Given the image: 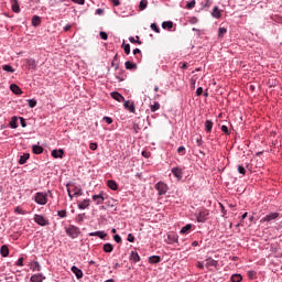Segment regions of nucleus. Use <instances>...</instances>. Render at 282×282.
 <instances>
[{
    "label": "nucleus",
    "instance_id": "63",
    "mask_svg": "<svg viewBox=\"0 0 282 282\" xmlns=\"http://www.w3.org/2000/svg\"><path fill=\"white\" fill-rule=\"evenodd\" d=\"M7 282H19V279L13 280L12 276L11 278H6Z\"/></svg>",
    "mask_w": 282,
    "mask_h": 282
},
{
    "label": "nucleus",
    "instance_id": "45",
    "mask_svg": "<svg viewBox=\"0 0 282 282\" xmlns=\"http://www.w3.org/2000/svg\"><path fill=\"white\" fill-rule=\"evenodd\" d=\"M57 216L61 217L62 219H65V217H67V210H58Z\"/></svg>",
    "mask_w": 282,
    "mask_h": 282
},
{
    "label": "nucleus",
    "instance_id": "36",
    "mask_svg": "<svg viewBox=\"0 0 282 282\" xmlns=\"http://www.w3.org/2000/svg\"><path fill=\"white\" fill-rule=\"evenodd\" d=\"M126 69H138V65L134 63H131L130 61L124 63Z\"/></svg>",
    "mask_w": 282,
    "mask_h": 282
},
{
    "label": "nucleus",
    "instance_id": "58",
    "mask_svg": "<svg viewBox=\"0 0 282 282\" xmlns=\"http://www.w3.org/2000/svg\"><path fill=\"white\" fill-rule=\"evenodd\" d=\"M105 122H107V124H111L113 122V119H111L110 117H104Z\"/></svg>",
    "mask_w": 282,
    "mask_h": 282
},
{
    "label": "nucleus",
    "instance_id": "37",
    "mask_svg": "<svg viewBox=\"0 0 282 282\" xmlns=\"http://www.w3.org/2000/svg\"><path fill=\"white\" fill-rule=\"evenodd\" d=\"M149 6V1L148 0H141L139 3V9L140 10H147V7Z\"/></svg>",
    "mask_w": 282,
    "mask_h": 282
},
{
    "label": "nucleus",
    "instance_id": "42",
    "mask_svg": "<svg viewBox=\"0 0 282 282\" xmlns=\"http://www.w3.org/2000/svg\"><path fill=\"white\" fill-rule=\"evenodd\" d=\"M226 32H228V30L226 28H219L218 29V37L219 39L224 37V34H226Z\"/></svg>",
    "mask_w": 282,
    "mask_h": 282
},
{
    "label": "nucleus",
    "instance_id": "40",
    "mask_svg": "<svg viewBox=\"0 0 282 282\" xmlns=\"http://www.w3.org/2000/svg\"><path fill=\"white\" fill-rule=\"evenodd\" d=\"M150 109H151L152 112L158 111L160 109V102L154 101L153 105H150Z\"/></svg>",
    "mask_w": 282,
    "mask_h": 282
},
{
    "label": "nucleus",
    "instance_id": "8",
    "mask_svg": "<svg viewBox=\"0 0 282 282\" xmlns=\"http://www.w3.org/2000/svg\"><path fill=\"white\" fill-rule=\"evenodd\" d=\"M26 69H36V61L32 58L24 59Z\"/></svg>",
    "mask_w": 282,
    "mask_h": 282
},
{
    "label": "nucleus",
    "instance_id": "26",
    "mask_svg": "<svg viewBox=\"0 0 282 282\" xmlns=\"http://www.w3.org/2000/svg\"><path fill=\"white\" fill-rule=\"evenodd\" d=\"M17 122H19V118H17V116L12 117L11 121L9 123L11 129H17L19 127V124Z\"/></svg>",
    "mask_w": 282,
    "mask_h": 282
},
{
    "label": "nucleus",
    "instance_id": "23",
    "mask_svg": "<svg viewBox=\"0 0 282 282\" xmlns=\"http://www.w3.org/2000/svg\"><path fill=\"white\" fill-rule=\"evenodd\" d=\"M0 253H1V257H8V254H10V249L8 248V246H2L0 248Z\"/></svg>",
    "mask_w": 282,
    "mask_h": 282
},
{
    "label": "nucleus",
    "instance_id": "30",
    "mask_svg": "<svg viewBox=\"0 0 282 282\" xmlns=\"http://www.w3.org/2000/svg\"><path fill=\"white\" fill-rule=\"evenodd\" d=\"M107 185L111 191H118V183L116 181H108Z\"/></svg>",
    "mask_w": 282,
    "mask_h": 282
},
{
    "label": "nucleus",
    "instance_id": "28",
    "mask_svg": "<svg viewBox=\"0 0 282 282\" xmlns=\"http://www.w3.org/2000/svg\"><path fill=\"white\" fill-rule=\"evenodd\" d=\"M213 124L214 123L210 120L205 121V130H206L207 133H210V131H213Z\"/></svg>",
    "mask_w": 282,
    "mask_h": 282
},
{
    "label": "nucleus",
    "instance_id": "61",
    "mask_svg": "<svg viewBox=\"0 0 282 282\" xmlns=\"http://www.w3.org/2000/svg\"><path fill=\"white\" fill-rule=\"evenodd\" d=\"M17 265H19L20 268H23V258L18 259Z\"/></svg>",
    "mask_w": 282,
    "mask_h": 282
},
{
    "label": "nucleus",
    "instance_id": "47",
    "mask_svg": "<svg viewBox=\"0 0 282 282\" xmlns=\"http://www.w3.org/2000/svg\"><path fill=\"white\" fill-rule=\"evenodd\" d=\"M14 213H17V215H25V210L19 206L14 208Z\"/></svg>",
    "mask_w": 282,
    "mask_h": 282
},
{
    "label": "nucleus",
    "instance_id": "62",
    "mask_svg": "<svg viewBox=\"0 0 282 282\" xmlns=\"http://www.w3.org/2000/svg\"><path fill=\"white\" fill-rule=\"evenodd\" d=\"M254 274H256L254 271H248L249 279H254Z\"/></svg>",
    "mask_w": 282,
    "mask_h": 282
},
{
    "label": "nucleus",
    "instance_id": "5",
    "mask_svg": "<svg viewBox=\"0 0 282 282\" xmlns=\"http://www.w3.org/2000/svg\"><path fill=\"white\" fill-rule=\"evenodd\" d=\"M208 215H210V213L208 212V209H203L198 213L196 219L199 224H204V221H206L208 219Z\"/></svg>",
    "mask_w": 282,
    "mask_h": 282
},
{
    "label": "nucleus",
    "instance_id": "50",
    "mask_svg": "<svg viewBox=\"0 0 282 282\" xmlns=\"http://www.w3.org/2000/svg\"><path fill=\"white\" fill-rule=\"evenodd\" d=\"M99 36H100V39H102V41H107V39H109V35H108L107 32H105V31H101V32L99 33Z\"/></svg>",
    "mask_w": 282,
    "mask_h": 282
},
{
    "label": "nucleus",
    "instance_id": "11",
    "mask_svg": "<svg viewBox=\"0 0 282 282\" xmlns=\"http://www.w3.org/2000/svg\"><path fill=\"white\" fill-rule=\"evenodd\" d=\"M70 270L75 274L76 279H83V270L78 269V267L73 265Z\"/></svg>",
    "mask_w": 282,
    "mask_h": 282
},
{
    "label": "nucleus",
    "instance_id": "29",
    "mask_svg": "<svg viewBox=\"0 0 282 282\" xmlns=\"http://www.w3.org/2000/svg\"><path fill=\"white\" fill-rule=\"evenodd\" d=\"M31 270L33 272H41V264L39 262H36V261L31 263Z\"/></svg>",
    "mask_w": 282,
    "mask_h": 282
},
{
    "label": "nucleus",
    "instance_id": "51",
    "mask_svg": "<svg viewBox=\"0 0 282 282\" xmlns=\"http://www.w3.org/2000/svg\"><path fill=\"white\" fill-rule=\"evenodd\" d=\"M238 173H240V175H246V167L238 165Z\"/></svg>",
    "mask_w": 282,
    "mask_h": 282
},
{
    "label": "nucleus",
    "instance_id": "2",
    "mask_svg": "<svg viewBox=\"0 0 282 282\" xmlns=\"http://www.w3.org/2000/svg\"><path fill=\"white\" fill-rule=\"evenodd\" d=\"M34 202L40 206H45V204H47V194L43 192H37L34 196Z\"/></svg>",
    "mask_w": 282,
    "mask_h": 282
},
{
    "label": "nucleus",
    "instance_id": "57",
    "mask_svg": "<svg viewBox=\"0 0 282 282\" xmlns=\"http://www.w3.org/2000/svg\"><path fill=\"white\" fill-rule=\"evenodd\" d=\"M89 149L90 151H96V149H98V143H90Z\"/></svg>",
    "mask_w": 282,
    "mask_h": 282
},
{
    "label": "nucleus",
    "instance_id": "15",
    "mask_svg": "<svg viewBox=\"0 0 282 282\" xmlns=\"http://www.w3.org/2000/svg\"><path fill=\"white\" fill-rule=\"evenodd\" d=\"M172 173L175 177H177L178 180H182V175H183V172H182V169L180 167H172Z\"/></svg>",
    "mask_w": 282,
    "mask_h": 282
},
{
    "label": "nucleus",
    "instance_id": "56",
    "mask_svg": "<svg viewBox=\"0 0 282 282\" xmlns=\"http://www.w3.org/2000/svg\"><path fill=\"white\" fill-rule=\"evenodd\" d=\"M128 241H129L130 243H133V241H135V237L133 236V234H129V235H128Z\"/></svg>",
    "mask_w": 282,
    "mask_h": 282
},
{
    "label": "nucleus",
    "instance_id": "48",
    "mask_svg": "<svg viewBox=\"0 0 282 282\" xmlns=\"http://www.w3.org/2000/svg\"><path fill=\"white\" fill-rule=\"evenodd\" d=\"M28 102H29V107L31 109H34V107H36V100L35 99H29Z\"/></svg>",
    "mask_w": 282,
    "mask_h": 282
},
{
    "label": "nucleus",
    "instance_id": "1",
    "mask_svg": "<svg viewBox=\"0 0 282 282\" xmlns=\"http://www.w3.org/2000/svg\"><path fill=\"white\" fill-rule=\"evenodd\" d=\"M66 235H68L70 239H78L80 236V229L74 225H70L68 228H66Z\"/></svg>",
    "mask_w": 282,
    "mask_h": 282
},
{
    "label": "nucleus",
    "instance_id": "59",
    "mask_svg": "<svg viewBox=\"0 0 282 282\" xmlns=\"http://www.w3.org/2000/svg\"><path fill=\"white\" fill-rule=\"evenodd\" d=\"M67 193H68V196L70 197V199H74V197H76V195L72 194V187H68L67 188Z\"/></svg>",
    "mask_w": 282,
    "mask_h": 282
},
{
    "label": "nucleus",
    "instance_id": "25",
    "mask_svg": "<svg viewBox=\"0 0 282 282\" xmlns=\"http://www.w3.org/2000/svg\"><path fill=\"white\" fill-rule=\"evenodd\" d=\"M32 25H34V28H39V25H41V17L33 15V18H32Z\"/></svg>",
    "mask_w": 282,
    "mask_h": 282
},
{
    "label": "nucleus",
    "instance_id": "41",
    "mask_svg": "<svg viewBox=\"0 0 282 282\" xmlns=\"http://www.w3.org/2000/svg\"><path fill=\"white\" fill-rule=\"evenodd\" d=\"M122 47H123L124 54L127 55L131 54V45L123 43Z\"/></svg>",
    "mask_w": 282,
    "mask_h": 282
},
{
    "label": "nucleus",
    "instance_id": "10",
    "mask_svg": "<svg viewBox=\"0 0 282 282\" xmlns=\"http://www.w3.org/2000/svg\"><path fill=\"white\" fill-rule=\"evenodd\" d=\"M110 96L113 100H117V102H124V97L118 91L111 93Z\"/></svg>",
    "mask_w": 282,
    "mask_h": 282
},
{
    "label": "nucleus",
    "instance_id": "60",
    "mask_svg": "<svg viewBox=\"0 0 282 282\" xmlns=\"http://www.w3.org/2000/svg\"><path fill=\"white\" fill-rule=\"evenodd\" d=\"M202 94H204V88L198 87L196 90V96H202Z\"/></svg>",
    "mask_w": 282,
    "mask_h": 282
},
{
    "label": "nucleus",
    "instance_id": "9",
    "mask_svg": "<svg viewBox=\"0 0 282 282\" xmlns=\"http://www.w3.org/2000/svg\"><path fill=\"white\" fill-rule=\"evenodd\" d=\"M70 193L75 195V197H82L83 189L76 185H70Z\"/></svg>",
    "mask_w": 282,
    "mask_h": 282
},
{
    "label": "nucleus",
    "instance_id": "20",
    "mask_svg": "<svg viewBox=\"0 0 282 282\" xmlns=\"http://www.w3.org/2000/svg\"><path fill=\"white\" fill-rule=\"evenodd\" d=\"M123 107L130 111V113H133L135 111V106L131 104L130 101H124Z\"/></svg>",
    "mask_w": 282,
    "mask_h": 282
},
{
    "label": "nucleus",
    "instance_id": "49",
    "mask_svg": "<svg viewBox=\"0 0 282 282\" xmlns=\"http://www.w3.org/2000/svg\"><path fill=\"white\" fill-rule=\"evenodd\" d=\"M177 153H180V155H185L186 154V148L184 145L180 147L177 149Z\"/></svg>",
    "mask_w": 282,
    "mask_h": 282
},
{
    "label": "nucleus",
    "instance_id": "38",
    "mask_svg": "<svg viewBox=\"0 0 282 282\" xmlns=\"http://www.w3.org/2000/svg\"><path fill=\"white\" fill-rule=\"evenodd\" d=\"M129 41H130V43H137L138 45H142V41H140V36H138V35L135 37L130 36Z\"/></svg>",
    "mask_w": 282,
    "mask_h": 282
},
{
    "label": "nucleus",
    "instance_id": "7",
    "mask_svg": "<svg viewBox=\"0 0 282 282\" xmlns=\"http://www.w3.org/2000/svg\"><path fill=\"white\" fill-rule=\"evenodd\" d=\"M93 202H95L96 206H100V204L105 203V196L101 192L99 195H93Z\"/></svg>",
    "mask_w": 282,
    "mask_h": 282
},
{
    "label": "nucleus",
    "instance_id": "24",
    "mask_svg": "<svg viewBox=\"0 0 282 282\" xmlns=\"http://www.w3.org/2000/svg\"><path fill=\"white\" fill-rule=\"evenodd\" d=\"M32 151L35 155H41V153H43V147L41 145H33L32 147Z\"/></svg>",
    "mask_w": 282,
    "mask_h": 282
},
{
    "label": "nucleus",
    "instance_id": "34",
    "mask_svg": "<svg viewBox=\"0 0 282 282\" xmlns=\"http://www.w3.org/2000/svg\"><path fill=\"white\" fill-rule=\"evenodd\" d=\"M117 80H119V83H122V80H124V78H127V76L124 75V70L120 69V72L116 75Z\"/></svg>",
    "mask_w": 282,
    "mask_h": 282
},
{
    "label": "nucleus",
    "instance_id": "31",
    "mask_svg": "<svg viewBox=\"0 0 282 282\" xmlns=\"http://www.w3.org/2000/svg\"><path fill=\"white\" fill-rule=\"evenodd\" d=\"M65 152L63 151V149H59V150H53L52 151V155L54 156V158H63V154H64Z\"/></svg>",
    "mask_w": 282,
    "mask_h": 282
},
{
    "label": "nucleus",
    "instance_id": "53",
    "mask_svg": "<svg viewBox=\"0 0 282 282\" xmlns=\"http://www.w3.org/2000/svg\"><path fill=\"white\" fill-rule=\"evenodd\" d=\"M113 240L116 241V243H122V238L120 237V235H115Z\"/></svg>",
    "mask_w": 282,
    "mask_h": 282
},
{
    "label": "nucleus",
    "instance_id": "6",
    "mask_svg": "<svg viewBox=\"0 0 282 282\" xmlns=\"http://www.w3.org/2000/svg\"><path fill=\"white\" fill-rule=\"evenodd\" d=\"M274 219H279V213H271V214H268L267 216H264L262 219H261V223H270V221H274Z\"/></svg>",
    "mask_w": 282,
    "mask_h": 282
},
{
    "label": "nucleus",
    "instance_id": "64",
    "mask_svg": "<svg viewBox=\"0 0 282 282\" xmlns=\"http://www.w3.org/2000/svg\"><path fill=\"white\" fill-rule=\"evenodd\" d=\"M110 1L116 7L120 6V0H110Z\"/></svg>",
    "mask_w": 282,
    "mask_h": 282
},
{
    "label": "nucleus",
    "instance_id": "27",
    "mask_svg": "<svg viewBox=\"0 0 282 282\" xmlns=\"http://www.w3.org/2000/svg\"><path fill=\"white\" fill-rule=\"evenodd\" d=\"M102 250H104V252H108V253L113 252V245L107 242L104 245Z\"/></svg>",
    "mask_w": 282,
    "mask_h": 282
},
{
    "label": "nucleus",
    "instance_id": "3",
    "mask_svg": "<svg viewBox=\"0 0 282 282\" xmlns=\"http://www.w3.org/2000/svg\"><path fill=\"white\" fill-rule=\"evenodd\" d=\"M154 188L158 191L159 195H166L169 192V185H166L164 182L156 183Z\"/></svg>",
    "mask_w": 282,
    "mask_h": 282
},
{
    "label": "nucleus",
    "instance_id": "22",
    "mask_svg": "<svg viewBox=\"0 0 282 282\" xmlns=\"http://www.w3.org/2000/svg\"><path fill=\"white\" fill-rule=\"evenodd\" d=\"M162 261V258L160 256H152L149 258V263L155 264L160 263Z\"/></svg>",
    "mask_w": 282,
    "mask_h": 282
},
{
    "label": "nucleus",
    "instance_id": "32",
    "mask_svg": "<svg viewBox=\"0 0 282 282\" xmlns=\"http://www.w3.org/2000/svg\"><path fill=\"white\" fill-rule=\"evenodd\" d=\"M28 160H30V153H25V154L21 155L20 160H19V164H25V162H28Z\"/></svg>",
    "mask_w": 282,
    "mask_h": 282
},
{
    "label": "nucleus",
    "instance_id": "13",
    "mask_svg": "<svg viewBox=\"0 0 282 282\" xmlns=\"http://www.w3.org/2000/svg\"><path fill=\"white\" fill-rule=\"evenodd\" d=\"M31 282H43L45 281V276H43V274L37 273L31 276L30 279Z\"/></svg>",
    "mask_w": 282,
    "mask_h": 282
},
{
    "label": "nucleus",
    "instance_id": "14",
    "mask_svg": "<svg viewBox=\"0 0 282 282\" xmlns=\"http://www.w3.org/2000/svg\"><path fill=\"white\" fill-rule=\"evenodd\" d=\"M10 89L13 94H15V96H21V94H23V91L17 84H11Z\"/></svg>",
    "mask_w": 282,
    "mask_h": 282
},
{
    "label": "nucleus",
    "instance_id": "52",
    "mask_svg": "<svg viewBox=\"0 0 282 282\" xmlns=\"http://www.w3.org/2000/svg\"><path fill=\"white\" fill-rule=\"evenodd\" d=\"M203 143H204V142H203V140H202V135L198 134V135L196 137V144H197V147H202Z\"/></svg>",
    "mask_w": 282,
    "mask_h": 282
},
{
    "label": "nucleus",
    "instance_id": "54",
    "mask_svg": "<svg viewBox=\"0 0 282 282\" xmlns=\"http://www.w3.org/2000/svg\"><path fill=\"white\" fill-rule=\"evenodd\" d=\"M220 129H221L223 133H226V135H230V131L228 130L227 126H221Z\"/></svg>",
    "mask_w": 282,
    "mask_h": 282
},
{
    "label": "nucleus",
    "instance_id": "4",
    "mask_svg": "<svg viewBox=\"0 0 282 282\" xmlns=\"http://www.w3.org/2000/svg\"><path fill=\"white\" fill-rule=\"evenodd\" d=\"M33 219L37 226H50V220L44 218L43 215L35 214Z\"/></svg>",
    "mask_w": 282,
    "mask_h": 282
},
{
    "label": "nucleus",
    "instance_id": "33",
    "mask_svg": "<svg viewBox=\"0 0 282 282\" xmlns=\"http://www.w3.org/2000/svg\"><path fill=\"white\" fill-rule=\"evenodd\" d=\"M163 30H173V22L172 21H165L162 23Z\"/></svg>",
    "mask_w": 282,
    "mask_h": 282
},
{
    "label": "nucleus",
    "instance_id": "16",
    "mask_svg": "<svg viewBox=\"0 0 282 282\" xmlns=\"http://www.w3.org/2000/svg\"><path fill=\"white\" fill-rule=\"evenodd\" d=\"M89 237H99V239H105L107 237V232L105 231H94L89 234Z\"/></svg>",
    "mask_w": 282,
    "mask_h": 282
},
{
    "label": "nucleus",
    "instance_id": "46",
    "mask_svg": "<svg viewBox=\"0 0 282 282\" xmlns=\"http://www.w3.org/2000/svg\"><path fill=\"white\" fill-rule=\"evenodd\" d=\"M150 28L151 30H153V32H156V34H160V26H158L156 23H152Z\"/></svg>",
    "mask_w": 282,
    "mask_h": 282
},
{
    "label": "nucleus",
    "instance_id": "21",
    "mask_svg": "<svg viewBox=\"0 0 282 282\" xmlns=\"http://www.w3.org/2000/svg\"><path fill=\"white\" fill-rule=\"evenodd\" d=\"M192 228H193V225H191V224L185 225L181 229V235H188V232H191Z\"/></svg>",
    "mask_w": 282,
    "mask_h": 282
},
{
    "label": "nucleus",
    "instance_id": "12",
    "mask_svg": "<svg viewBox=\"0 0 282 282\" xmlns=\"http://www.w3.org/2000/svg\"><path fill=\"white\" fill-rule=\"evenodd\" d=\"M90 200L89 198H86L78 203L79 210H85V208H89Z\"/></svg>",
    "mask_w": 282,
    "mask_h": 282
},
{
    "label": "nucleus",
    "instance_id": "18",
    "mask_svg": "<svg viewBox=\"0 0 282 282\" xmlns=\"http://www.w3.org/2000/svg\"><path fill=\"white\" fill-rule=\"evenodd\" d=\"M217 260H213V258L206 260V268H217Z\"/></svg>",
    "mask_w": 282,
    "mask_h": 282
},
{
    "label": "nucleus",
    "instance_id": "55",
    "mask_svg": "<svg viewBox=\"0 0 282 282\" xmlns=\"http://www.w3.org/2000/svg\"><path fill=\"white\" fill-rule=\"evenodd\" d=\"M195 0H193V1H191L189 3H187L186 4V8L188 9V10H193V8H195Z\"/></svg>",
    "mask_w": 282,
    "mask_h": 282
},
{
    "label": "nucleus",
    "instance_id": "43",
    "mask_svg": "<svg viewBox=\"0 0 282 282\" xmlns=\"http://www.w3.org/2000/svg\"><path fill=\"white\" fill-rule=\"evenodd\" d=\"M2 69L4 72H9L10 74H14V68H12L10 65H3Z\"/></svg>",
    "mask_w": 282,
    "mask_h": 282
},
{
    "label": "nucleus",
    "instance_id": "19",
    "mask_svg": "<svg viewBox=\"0 0 282 282\" xmlns=\"http://www.w3.org/2000/svg\"><path fill=\"white\" fill-rule=\"evenodd\" d=\"M212 17H214V19H221V11H219V7H214Z\"/></svg>",
    "mask_w": 282,
    "mask_h": 282
},
{
    "label": "nucleus",
    "instance_id": "39",
    "mask_svg": "<svg viewBox=\"0 0 282 282\" xmlns=\"http://www.w3.org/2000/svg\"><path fill=\"white\" fill-rule=\"evenodd\" d=\"M242 276H241V274H232L231 275V281L232 282H241L242 281Z\"/></svg>",
    "mask_w": 282,
    "mask_h": 282
},
{
    "label": "nucleus",
    "instance_id": "35",
    "mask_svg": "<svg viewBox=\"0 0 282 282\" xmlns=\"http://www.w3.org/2000/svg\"><path fill=\"white\" fill-rule=\"evenodd\" d=\"M12 10H13L15 13L21 12V8L19 7V2H18L17 0H12Z\"/></svg>",
    "mask_w": 282,
    "mask_h": 282
},
{
    "label": "nucleus",
    "instance_id": "17",
    "mask_svg": "<svg viewBox=\"0 0 282 282\" xmlns=\"http://www.w3.org/2000/svg\"><path fill=\"white\" fill-rule=\"evenodd\" d=\"M130 261H133L134 263L140 261V254H138V251H131Z\"/></svg>",
    "mask_w": 282,
    "mask_h": 282
},
{
    "label": "nucleus",
    "instance_id": "44",
    "mask_svg": "<svg viewBox=\"0 0 282 282\" xmlns=\"http://www.w3.org/2000/svg\"><path fill=\"white\" fill-rule=\"evenodd\" d=\"M84 220H85V214H78L76 217L77 224H83Z\"/></svg>",
    "mask_w": 282,
    "mask_h": 282
}]
</instances>
